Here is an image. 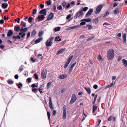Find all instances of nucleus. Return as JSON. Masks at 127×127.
<instances>
[{
    "mask_svg": "<svg viewBox=\"0 0 127 127\" xmlns=\"http://www.w3.org/2000/svg\"><path fill=\"white\" fill-rule=\"evenodd\" d=\"M88 8L87 7H83L81 8L77 12L74 16V19H76L77 18L80 17V16H82L83 14V11H85L88 9Z\"/></svg>",
    "mask_w": 127,
    "mask_h": 127,
    "instance_id": "nucleus-1",
    "label": "nucleus"
},
{
    "mask_svg": "<svg viewBox=\"0 0 127 127\" xmlns=\"http://www.w3.org/2000/svg\"><path fill=\"white\" fill-rule=\"evenodd\" d=\"M107 59L109 60H111L114 57L115 53L114 50L112 49H109L107 52Z\"/></svg>",
    "mask_w": 127,
    "mask_h": 127,
    "instance_id": "nucleus-2",
    "label": "nucleus"
},
{
    "mask_svg": "<svg viewBox=\"0 0 127 127\" xmlns=\"http://www.w3.org/2000/svg\"><path fill=\"white\" fill-rule=\"evenodd\" d=\"M54 37L49 38L45 42V45L46 46H51L52 44V41L54 39Z\"/></svg>",
    "mask_w": 127,
    "mask_h": 127,
    "instance_id": "nucleus-3",
    "label": "nucleus"
},
{
    "mask_svg": "<svg viewBox=\"0 0 127 127\" xmlns=\"http://www.w3.org/2000/svg\"><path fill=\"white\" fill-rule=\"evenodd\" d=\"M103 5L102 4H100L98 5L96 9V11L95 13L96 14H98L101 10Z\"/></svg>",
    "mask_w": 127,
    "mask_h": 127,
    "instance_id": "nucleus-4",
    "label": "nucleus"
},
{
    "mask_svg": "<svg viewBox=\"0 0 127 127\" xmlns=\"http://www.w3.org/2000/svg\"><path fill=\"white\" fill-rule=\"evenodd\" d=\"M77 98L75 94H73L72 95L71 99L70 101L69 104H73L76 100Z\"/></svg>",
    "mask_w": 127,
    "mask_h": 127,
    "instance_id": "nucleus-5",
    "label": "nucleus"
},
{
    "mask_svg": "<svg viewBox=\"0 0 127 127\" xmlns=\"http://www.w3.org/2000/svg\"><path fill=\"white\" fill-rule=\"evenodd\" d=\"M73 57V56L71 55L68 58L66 62L64 64V68H66L67 67L71 61L72 58Z\"/></svg>",
    "mask_w": 127,
    "mask_h": 127,
    "instance_id": "nucleus-6",
    "label": "nucleus"
},
{
    "mask_svg": "<svg viewBox=\"0 0 127 127\" xmlns=\"http://www.w3.org/2000/svg\"><path fill=\"white\" fill-rule=\"evenodd\" d=\"M47 70L46 69H43L41 72V76L43 79H45L46 76Z\"/></svg>",
    "mask_w": 127,
    "mask_h": 127,
    "instance_id": "nucleus-7",
    "label": "nucleus"
},
{
    "mask_svg": "<svg viewBox=\"0 0 127 127\" xmlns=\"http://www.w3.org/2000/svg\"><path fill=\"white\" fill-rule=\"evenodd\" d=\"M47 11L46 9H43L40 10L39 12V14H42L44 16H45L46 14Z\"/></svg>",
    "mask_w": 127,
    "mask_h": 127,
    "instance_id": "nucleus-8",
    "label": "nucleus"
},
{
    "mask_svg": "<svg viewBox=\"0 0 127 127\" xmlns=\"http://www.w3.org/2000/svg\"><path fill=\"white\" fill-rule=\"evenodd\" d=\"M93 12V8H91L90 9L86 14L85 17H87L90 15L92 14Z\"/></svg>",
    "mask_w": 127,
    "mask_h": 127,
    "instance_id": "nucleus-9",
    "label": "nucleus"
},
{
    "mask_svg": "<svg viewBox=\"0 0 127 127\" xmlns=\"http://www.w3.org/2000/svg\"><path fill=\"white\" fill-rule=\"evenodd\" d=\"M54 14L53 13L51 12L49 14L48 17L47 18V20L49 21L52 19L54 17Z\"/></svg>",
    "mask_w": 127,
    "mask_h": 127,
    "instance_id": "nucleus-10",
    "label": "nucleus"
},
{
    "mask_svg": "<svg viewBox=\"0 0 127 127\" xmlns=\"http://www.w3.org/2000/svg\"><path fill=\"white\" fill-rule=\"evenodd\" d=\"M13 32L12 30H9L7 34V37H10L13 34Z\"/></svg>",
    "mask_w": 127,
    "mask_h": 127,
    "instance_id": "nucleus-11",
    "label": "nucleus"
},
{
    "mask_svg": "<svg viewBox=\"0 0 127 127\" xmlns=\"http://www.w3.org/2000/svg\"><path fill=\"white\" fill-rule=\"evenodd\" d=\"M81 23H80V25H79L80 27L82 26H84L86 24V22L85 21L84 19H83L80 20Z\"/></svg>",
    "mask_w": 127,
    "mask_h": 127,
    "instance_id": "nucleus-12",
    "label": "nucleus"
},
{
    "mask_svg": "<svg viewBox=\"0 0 127 127\" xmlns=\"http://www.w3.org/2000/svg\"><path fill=\"white\" fill-rule=\"evenodd\" d=\"M8 6V4L6 2L2 3L1 5L2 7L4 9H5L7 8Z\"/></svg>",
    "mask_w": 127,
    "mask_h": 127,
    "instance_id": "nucleus-13",
    "label": "nucleus"
},
{
    "mask_svg": "<svg viewBox=\"0 0 127 127\" xmlns=\"http://www.w3.org/2000/svg\"><path fill=\"white\" fill-rule=\"evenodd\" d=\"M43 38L40 37L38 39H36L35 41V43H37L42 40Z\"/></svg>",
    "mask_w": 127,
    "mask_h": 127,
    "instance_id": "nucleus-14",
    "label": "nucleus"
},
{
    "mask_svg": "<svg viewBox=\"0 0 127 127\" xmlns=\"http://www.w3.org/2000/svg\"><path fill=\"white\" fill-rule=\"evenodd\" d=\"M64 52V48H62L61 49L59 50L57 52L56 54L58 55L60 54H61Z\"/></svg>",
    "mask_w": 127,
    "mask_h": 127,
    "instance_id": "nucleus-15",
    "label": "nucleus"
},
{
    "mask_svg": "<svg viewBox=\"0 0 127 127\" xmlns=\"http://www.w3.org/2000/svg\"><path fill=\"white\" fill-rule=\"evenodd\" d=\"M123 40L124 42V43H126V37H127V35L126 33H124L123 34Z\"/></svg>",
    "mask_w": 127,
    "mask_h": 127,
    "instance_id": "nucleus-16",
    "label": "nucleus"
},
{
    "mask_svg": "<svg viewBox=\"0 0 127 127\" xmlns=\"http://www.w3.org/2000/svg\"><path fill=\"white\" fill-rule=\"evenodd\" d=\"M14 30L15 32H19L20 30V27L18 25H16L14 27Z\"/></svg>",
    "mask_w": 127,
    "mask_h": 127,
    "instance_id": "nucleus-17",
    "label": "nucleus"
},
{
    "mask_svg": "<svg viewBox=\"0 0 127 127\" xmlns=\"http://www.w3.org/2000/svg\"><path fill=\"white\" fill-rule=\"evenodd\" d=\"M28 30V28H24L23 29L20 30V33L22 34V33H25Z\"/></svg>",
    "mask_w": 127,
    "mask_h": 127,
    "instance_id": "nucleus-18",
    "label": "nucleus"
},
{
    "mask_svg": "<svg viewBox=\"0 0 127 127\" xmlns=\"http://www.w3.org/2000/svg\"><path fill=\"white\" fill-rule=\"evenodd\" d=\"M84 88L86 90L87 92L88 93L90 94L91 93V90L90 88L89 87L87 88L86 87H84Z\"/></svg>",
    "mask_w": 127,
    "mask_h": 127,
    "instance_id": "nucleus-19",
    "label": "nucleus"
},
{
    "mask_svg": "<svg viewBox=\"0 0 127 127\" xmlns=\"http://www.w3.org/2000/svg\"><path fill=\"white\" fill-rule=\"evenodd\" d=\"M123 64L125 67L127 66V61L125 59H123L122 60Z\"/></svg>",
    "mask_w": 127,
    "mask_h": 127,
    "instance_id": "nucleus-20",
    "label": "nucleus"
},
{
    "mask_svg": "<svg viewBox=\"0 0 127 127\" xmlns=\"http://www.w3.org/2000/svg\"><path fill=\"white\" fill-rule=\"evenodd\" d=\"M109 14V12L107 11L105 12L104 15L102 14L101 15V16H102L103 17L105 18L106 16H108Z\"/></svg>",
    "mask_w": 127,
    "mask_h": 127,
    "instance_id": "nucleus-21",
    "label": "nucleus"
},
{
    "mask_svg": "<svg viewBox=\"0 0 127 127\" xmlns=\"http://www.w3.org/2000/svg\"><path fill=\"white\" fill-rule=\"evenodd\" d=\"M118 7V8H116L113 11L115 15H116L119 13V11L118 10V9H119Z\"/></svg>",
    "mask_w": 127,
    "mask_h": 127,
    "instance_id": "nucleus-22",
    "label": "nucleus"
},
{
    "mask_svg": "<svg viewBox=\"0 0 127 127\" xmlns=\"http://www.w3.org/2000/svg\"><path fill=\"white\" fill-rule=\"evenodd\" d=\"M66 117V106L64 105V120L65 119Z\"/></svg>",
    "mask_w": 127,
    "mask_h": 127,
    "instance_id": "nucleus-23",
    "label": "nucleus"
},
{
    "mask_svg": "<svg viewBox=\"0 0 127 127\" xmlns=\"http://www.w3.org/2000/svg\"><path fill=\"white\" fill-rule=\"evenodd\" d=\"M61 29V27H55L54 29V30L55 32H57L59 31Z\"/></svg>",
    "mask_w": 127,
    "mask_h": 127,
    "instance_id": "nucleus-24",
    "label": "nucleus"
},
{
    "mask_svg": "<svg viewBox=\"0 0 127 127\" xmlns=\"http://www.w3.org/2000/svg\"><path fill=\"white\" fill-rule=\"evenodd\" d=\"M121 33H118L117 35L116 38L117 39L121 40Z\"/></svg>",
    "mask_w": 127,
    "mask_h": 127,
    "instance_id": "nucleus-25",
    "label": "nucleus"
},
{
    "mask_svg": "<svg viewBox=\"0 0 127 127\" xmlns=\"http://www.w3.org/2000/svg\"><path fill=\"white\" fill-rule=\"evenodd\" d=\"M44 16L42 15L38 16L37 17V18L38 19H41V20H43L44 18Z\"/></svg>",
    "mask_w": 127,
    "mask_h": 127,
    "instance_id": "nucleus-26",
    "label": "nucleus"
},
{
    "mask_svg": "<svg viewBox=\"0 0 127 127\" xmlns=\"http://www.w3.org/2000/svg\"><path fill=\"white\" fill-rule=\"evenodd\" d=\"M36 33V32L35 31V30L34 29L33 30L32 33L31 34V36H34L35 34Z\"/></svg>",
    "mask_w": 127,
    "mask_h": 127,
    "instance_id": "nucleus-27",
    "label": "nucleus"
},
{
    "mask_svg": "<svg viewBox=\"0 0 127 127\" xmlns=\"http://www.w3.org/2000/svg\"><path fill=\"white\" fill-rule=\"evenodd\" d=\"M44 32L43 31H40L39 32L38 36L41 37H42V35L43 34Z\"/></svg>",
    "mask_w": 127,
    "mask_h": 127,
    "instance_id": "nucleus-28",
    "label": "nucleus"
},
{
    "mask_svg": "<svg viewBox=\"0 0 127 127\" xmlns=\"http://www.w3.org/2000/svg\"><path fill=\"white\" fill-rule=\"evenodd\" d=\"M85 21L86 22L89 23L92 20L90 18H88L84 19Z\"/></svg>",
    "mask_w": 127,
    "mask_h": 127,
    "instance_id": "nucleus-29",
    "label": "nucleus"
},
{
    "mask_svg": "<svg viewBox=\"0 0 127 127\" xmlns=\"http://www.w3.org/2000/svg\"><path fill=\"white\" fill-rule=\"evenodd\" d=\"M93 21L94 23H96L98 22L99 20L98 18H95L93 19Z\"/></svg>",
    "mask_w": 127,
    "mask_h": 127,
    "instance_id": "nucleus-30",
    "label": "nucleus"
},
{
    "mask_svg": "<svg viewBox=\"0 0 127 127\" xmlns=\"http://www.w3.org/2000/svg\"><path fill=\"white\" fill-rule=\"evenodd\" d=\"M97 94H96L95 95V96L94 97V100L93 102V105H95V102L96 100V98L97 97Z\"/></svg>",
    "mask_w": 127,
    "mask_h": 127,
    "instance_id": "nucleus-31",
    "label": "nucleus"
},
{
    "mask_svg": "<svg viewBox=\"0 0 127 127\" xmlns=\"http://www.w3.org/2000/svg\"><path fill=\"white\" fill-rule=\"evenodd\" d=\"M44 87V86H43V84L41 85L40 86V87H39V88H38L37 90H38L40 92V93L41 94L42 93V91L41 90V88L42 86Z\"/></svg>",
    "mask_w": 127,
    "mask_h": 127,
    "instance_id": "nucleus-32",
    "label": "nucleus"
},
{
    "mask_svg": "<svg viewBox=\"0 0 127 127\" xmlns=\"http://www.w3.org/2000/svg\"><path fill=\"white\" fill-rule=\"evenodd\" d=\"M32 20L33 19L32 17H29V18L28 19V22L30 23H31Z\"/></svg>",
    "mask_w": 127,
    "mask_h": 127,
    "instance_id": "nucleus-33",
    "label": "nucleus"
},
{
    "mask_svg": "<svg viewBox=\"0 0 127 127\" xmlns=\"http://www.w3.org/2000/svg\"><path fill=\"white\" fill-rule=\"evenodd\" d=\"M16 85H17L19 89H20L23 86V85L22 84L21 82L19 83L18 85L17 84Z\"/></svg>",
    "mask_w": 127,
    "mask_h": 127,
    "instance_id": "nucleus-34",
    "label": "nucleus"
},
{
    "mask_svg": "<svg viewBox=\"0 0 127 127\" xmlns=\"http://www.w3.org/2000/svg\"><path fill=\"white\" fill-rule=\"evenodd\" d=\"M34 77V78L36 79H38V76L37 74L36 73H35L33 75Z\"/></svg>",
    "mask_w": 127,
    "mask_h": 127,
    "instance_id": "nucleus-35",
    "label": "nucleus"
},
{
    "mask_svg": "<svg viewBox=\"0 0 127 127\" xmlns=\"http://www.w3.org/2000/svg\"><path fill=\"white\" fill-rule=\"evenodd\" d=\"M19 35H21V37L22 38H23L24 37L26 34L25 33H22V34H21V33H20V32H19Z\"/></svg>",
    "mask_w": 127,
    "mask_h": 127,
    "instance_id": "nucleus-36",
    "label": "nucleus"
},
{
    "mask_svg": "<svg viewBox=\"0 0 127 127\" xmlns=\"http://www.w3.org/2000/svg\"><path fill=\"white\" fill-rule=\"evenodd\" d=\"M47 115L48 117V118L49 119V121H50V113L49 111H47Z\"/></svg>",
    "mask_w": 127,
    "mask_h": 127,
    "instance_id": "nucleus-37",
    "label": "nucleus"
},
{
    "mask_svg": "<svg viewBox=\"0 0 127 127\" xmlns=\"http://www.w3.org/2000/svg\"><path fill=\"white\" fill-rule=\"evenodd\" d=\"M88 27V30H90L92 28V26L90 25H87L86 26V27Z\"/></svg>",
    "mask_w": 127,
    "mask_h": 127,
    "instance_id": "nucleus-38",
    "label": "nucleus"
},
{
    "mask_svg": "<svg viewBox=\"0 0 127 127\" xmlns=\"http://www.w3.org/2000/svg\"><path fill=\"white\" fill-rule=\"evenodd\" d=\"M71 27L72 29L77 28L80 27L79 25H78L76 26H72Z\"/></svg>",
    "mask_w": 127,
    "mask_h": 127,
    "instance_id": "nucleus-39",
    "label": "nucleus"
},
{
    "mask_svg": "<svg viewBox=\"0 0 127 127\" xmlns=\"http://www.w3.org/2000/svg\"><path fill=\"white\" fill-rule=\"evenodd\" d=\"M98 59L100 61H102V58L101 56L100 55H98Z\"/></svg>",
    "mask_w": 127,
    "mask_h": 127,
    "instance_id": "nucleus-40",
    "label": "nucleus"
},
{
    "mask_svg": "<svg viewBox=\"0 0 127 127\" xmlns=\"http://www.w3.org/2000/svg\"><path fill=\"white\" fill-rule=\"evenodd\" d=\"M32 91L34 93H36L37 92V88H32Z\"/></svg>",
    "mask_w": 127,
    "mask_h": 127,
    "instance_id": "nucleus-41",
    "label": "nucleus"
},
{
    "mask_svg": "<svg viewBox=\"0 0 127 127\" xmlns=\"http://www.w3.org/2000/svg\"><path fill=\"white\" fill-rule=\"evenodd\" d=\"M95 36H92L91 37H90V38H88L87 39V41H89L90 40H92L94 38V37Z\"/></svg>",
    "mask_w": 127,
    "mask_h": 127,
    "instance_id": "nucleus-42",
    "label": "nucleus"
},
{
    "mask_svg": "<svg viewBox=\"0 0 127 127\" xmlns=\"http://www.w3.org/2000/svg\"><path fill=\"white\" fill-rule=\"evenodd\" d=\"M73 68L72 67H70L69 68V72H68V74H70L71 72L72 71L73 69Z\"/></svg>",
    "mask_w": 127,
    "mask_h": 127,
    "instance_id": "nucleus-43",
    "label": "nucleus"
},
{
    "mask_svg": "<svg viewBox=\"0 0 127 127\" xmlns=\"http://www.w3.org/2000/svg\"><path fill=\"white\" fill-rule=\"evenodd\" d=\"M8 83L10 84H12L13 83V82L10 80H8L7 81Z\"/></svg>",
    "mask_w": 127,
    "mask_h": 127,
    "instance_id": "nucleus-44",
    "label": "nucleus"
},
{
    "mask_svg": "<svg viewBox=\"0 0 127 127\" xmlns=\"http://www.w3.org/2000/svg\"><path fill=\"white\" fill-rule=\"evenodd\" d=\"M49 106L50 108L51 109H53L54 108V107L53 106V104L52 103H49Z\"/></svg>",
    "mask_w": 127,
    "mask_h": 127,
    "instance_id": "nucleus-45",
    "label": "nucleus"
},
{
    "mask_svg": "<svg viewBox=\"0 0 127 127\" xmlns=\"http://www.w3.org/2000/svg\"><path fill=\"white\" fill-rule=\"evenodd\" d=\"M71 16V15L70 14L67 15L66 18V19L68 20H69Z\"/></svg>",
    "mask_w": 127,
    "mask_h": 127,
    "instance_id": "nucleus-46",
    "label": "nucleus"
},
{
    "mask_svg": "<svg viewBox=\"0 0 127 127\" xmlns=\"http://www.w3.org/2000/svg\"><path fill=\"white\" fill-rule=\"evenodd\" d=\"M52 84V82H49L47 83V89H48L50 87V86L51 85V84Z\"/></svg>",
    "mask_w": 127,
    "mask_h": 127,
    "instance_id": "nucleus-47",
    "label": "nucleus"
},
{
    "mask_svg": "<svg viewBox=\"0 0 127 127\" xmlns=\"http://www.w3.org/2000/svg\"><path fill=\"white\" fill-rule=\"evenodd\" d=\"M30 86H31V87H32V88H34L35 87H37V86L36 85L35 83L33 84Z\"/></svg>",
    "mask_w": 127,
    "mask_h": 127,
    "instance_id": "nucleus-48",
    "label": "nucleus"
},
{
    "mask_svg": "<svg viewBox=\"0 0 127 127\" xmlns=\"http://www.w3.org/2000/svg\"><path fill=\"white\" fill-rule=\"evenodd\" d=\"M36 9H34L32 10V13L33 14L35 15L36 14Z\"/></svg>",
    "mask_w": 127,
    "mask_h": 127,
    "instance_id": "nucleus-49",
    "label": "nucleus"
},
{
    "mask_svg": "<svg viewBox=\"0 0 127 127\" xmlns=\"http://www.w3.org/2000/svg\"><path fill=\"white\" fill-rule=\"evenodd\" d=\"M95 105H94L93 106V110L96 111L97 108V106H95Z\"/></svg>",
    "mask_w": 127,
    "mask_h": 127,
    "instance_id": "nucleus-50",
    "label": "nucleus"
},
{
    "mask_svg": "<svg viewBox=\"0 0 127 127\" xmlns=\"http://www.w3.org/2000/svg\"><path fill=\"white\" fill-rule=\"evenodd\" d=\"M32 80V78L30 77L29 78H28L27 80L26 81H27L28 83H30L31 82V80Z\"/></svg>",
    "mask_w": 127,
    "mask_h": 127,
    "instance_id": "nucleus-51",
    "label": "nucleus"
},
{
    "mask_svg": "<svg viewBox=\"0 0 127 127\" xmlns=\"http://www.w3.org/2000/svg\"><path fill=\"white\" fill-rule=\"evenodd\" d=\"M57 8L59 10H61L62 9V7L61 5H59L58 6Z\"/></svg>",
    "mask_w": 127,
    "mask_h": 127,
    "instance_id": "nucleus-52",
    "label": "nucleus"
},
{
    "mask_svg": "<svg viewBox=\"0 0 127 127\" xmlns=\"http://www.w3.org/2000/svg\"><path fill=\"white\" fill-rule=\"evenodd\" d=\"M72 29V27L71 26L68 27L67 28H65V31L68 30V31H69L71 30Z\"/></svg>",
    "mask_w": 127,
    "mask_h": 127,
    "instance_id": "nucleus-53",
    "label": "nucleus"
},
{
    "mask_svg": "<svg viewBox=\"0 0 127 127\" xmlns=\"http://www.w3.org/2000/svg\"><path fill=\"white\" fill-rule=\"evenodd\" d=\"M46 3L47 5H50L51 4V1L50 0L47 1L46 2Z\"/></svg>",
    "mask_w": 127,
    "mask_h": 127,
    "instance_id": "nucleus-54",
    "label": "nucleus"
},
{
    "mask_svg": "<svg viewBox=\"0 0 127 127\" xmlns=\"http://www.w3.org/2000/svg\"><path fill=\"white\" fill-rule=\"evenodd\" d=\"M30 60L31 61H32V63H34L35 62V59H34L32 57H31L30 58Z\"/></svg>",
    "mask_w": 127,
    "mask_h": 127,
    "instance_id": "nucleus-55",
    "label": "nucleus"
},
{
    "mask_svg": "<svg viewBox=\"0 0 127 127\" xmlns=\"http://www.w3.org/2000/svg\"><path fill=\"white\" fill-rule=\"evenodd\" d=\"M75 1H72L71 2L70 4L72 5V6H74L75 4Z\"/></svg>",
    "mask_w": 127,
    "mask_h": 127,
    "instance_id": "nucleus-56",
    "label": "nucleus"
},
{
    "mask_svg": "<svg viewBox=\"0 0 127 127\" xmlns=\"http://www.w3.org/2000/svg\"><path fill=\"white\" fill-rule=\"evenodd\" d=\"M21 25L24 27H26V23L24 22H23V24H22V23H21Z\"/></svg>",
    "mask_w": 127,
    "mask_h": 127,
    "instance_id": "nucleus-57",
    "label": "nucleus"
},
{
    "mask_svg": "<svg viewBox=\"0 0 127 127\" xmlns=\"http://www.w3.org/2000/svg\"><path fill=\"white\" fill-rule=\"evenodd\" d=\"M93 88L95 89H96L98 87V86L96 84H95L93 86Z\"/></svg>",
    "mask_w": 127,
    "mask_h": 127,
    "instance_id": "nucleus-58",
    "label": "nucleus"
},
{
    "mask_svg": "<svg viewBox=\"0 0 127 127\" xmlns=\"http://www.w3.org/2000/svg\"><path fill=\"white\" fill-rule=\"evenodd\" d=\"M39 6L41 9H42L44 7V5L43 4H40Z\"/></svg>",
    "mask_w": 127,
    "mask_h": 127,
    "instance_id": "nucleus-59",
    "label": "nucleus"
},
{
    "mask_svg": "<svg viewBox=\"0 0 127 127\" xmlns=\"http://www.w3.org/2000/svg\"><path fill=\"white\" fill-rule=\"evenodd\" d=\"M70 6V4L69 3H68L67 5L65 6V8H68Z\"/></svg>",
    "mask_w": 127,
    "mask_h": 127,
    "instance_id": "nucleus-60",
    "label": "nucleus"
},
{
    "mask_svg": "<svg viewBox=\"0 0 127 127\" xmlns=\"http://www.w3.org/2000/svg\"><path fill=\"white\" fill-rule=\"evenodd\" d=\"M4 21L2 19L0 20V24H2L4 23Z\"/></svg>",
    "mask_w": 127,
    "mask_h": 127,
    "instance_id": "nucleus-61",
    "label": "nucleus"
},
{
    "mask_svg": "<svg viewBox=\"0 0 127 127\" xmlns=\"http://www.w3.org/2000/svg\"><path fill=\"white\" fill-rule=\"evenodd\" d=\"M30 34H31V33H30V32H28V33L27 34V37L26 38L27 39L29 37V36H30Z\"/></svg>",
    "mask_w": 127,
    "mask_h": 127,
    "instance_id": "nucleus-62",
    "label": "nucleus"
},
{
    "mask_svg": "<svg viewBox=\"0 0 127 127\" xmlns=\"http://www.w3.org/2000/svg\"><path fill=\"white\" fill-rule=\"evenodd\" d=\"M19 77L18 75V74H16L14 76V78L15 79H18Z\"/></svg>",
    "mask_w": 127,
    "mask_h": 127,
    "instance_id": "nucleus-63",
    "label": "nucleus"
},
{
    "mask_svg": "<svg viewBox=\"0 0 127 127\" xmlns=\"http://www.w3.org/2000/svg\"><path fill=\"white\" fill-rule=\"evenodd\" d=\"M118 5V3L117 2H115L114 3V4L113 5V6L114 7H115L117 6Z\"/></svg>",
    "mask_w": 127,
    "mask_h": 127,
    "instance_id": "nucleus-64",
    "label": "nucleus"
}]
</instances>
